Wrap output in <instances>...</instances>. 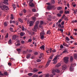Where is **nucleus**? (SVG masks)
Returning a JSON list of instances; mask_svg holds the SVG:
<instances>
[{
	"mask_svg": "<svg viewBox=\"0 0 77 77\" xmlns=\"http://www.w3.org/2000/svg\"><path fill=\"white\" fill-rule=\"evenodd\" d=\"M0 8L2 11L6 10V11H8L9 10V7L6 5H2L0 6Z\"/></svg>",
	"mask_w": 77,
	"mask_h": 77,
	"instance_id": "obj_1",
	"label": "nucleus"
},
{
	"mask_svg": "<svg viewBox=\"0 0 77 77\" xmlns=\"http://www.w3.org/2000/svg\"><path fill=\"white\" fill-rule=\"evenodd\" d=\"M69 57H65L64 58V62L65 63H67L69 61Z\"/></svg>",
	"mask_w": 77,
	"mask_h": 77,
	"instance_id": "obj_2",
	"label": "nucleus"
},
{
	"mask_svg": "<svg viewBox=\"0 0 77 77\" xmlns=\"http://www.w3.org/2000/svg\"><path fill=\"white\" fill-rule=\"evenodd\" d=\"M37 29H38V24H35L34 26V28L32 29V30L34 32H36Z\"/></svg>",
	"mask_w": 77,
	"mask_h": 77,
	"instance_id": "obj_3",
	"label": "nucleus"
},
{
	"mask_svg": "<svg viewBox=\"0 0 77 77\" xmlns=\"http://www.w3.org/2000/svg\"><path fill=\"white\" fill-rule=\"evenodd\" d=\"M4 1H5L3 2V3L5 4V5H8L9 4L8 3V2H9L8 0H3Z\"/></svg>",
	"mask_w": 77,
	"mask_h": 77,
	"instance_id": "obj_4",
	"label": "nucleus"
},
{
	"mask_svg": "<svg viewBox=\"0 0 77 77\" xmlns=\"http://www.w3.org/2000/svg\"><path fill=\"white\" fill-rule=\"evenodd\" d=\"M74 65V64H71V66L70 67V71H73L74 70V68L73 67V66Z\"/></svg>",
	"mask_w": 77,
	"mask_h": 77,
	"instance_id": "obj_5",
	"label": "nucleus"
},
{
	"mask_svg": "<svg viewBox=\"0 0 77 77\" xmlns=\"http://www.w3.org/2000/svg\"><path fill=\"white\" fill-rule=\"evenodd\" d=\"M67 68V66L66 65H63L62 66V69H63V70H65V69H66Z\"/></svg>",
	"mask_w": 77,
	"mask_h": 77,
	"instance_id": "obj_6",
	"label": "nucleus"
},
{
	"mask_svg": "<svg viewBox=\"0 0 77 77\" xmlns=\"http://www.w3.org/2000/svg\"><path fill=\"white\" fill-rule=\"evenodd\" d=\"M31 4V3H29V6L30 7H34L35 6V5H34V4H33V3H32Z\"/></svg>",
	"mask_w": 77,
	"mask_h": 77,
	"instance_id": "obj_7",
	"label": "nucleus"
},
{
	"mask_svg": "<svg viewBox=\"0 0 77 77\" xmlns=\"http://www.w3.org/2000/svg\"><path fill=\"white\" fill-rule=\"evenodd\" d=\"M33 25V22L32 21L29 22V26H32Z\"/></svg>",
	"mask_w": 77,
	"mask_h": 77,
	"instance_id": "obj_8",
	"label": "nucleus"
},
{
	"mask_svg": "<svg viewBox=\"0 0 77 77\" xmlns=\"http://www.w3.org/2000/svg\"><path fill=\"white\" fill-rule=\"evenodd\" d=\"M48 10L52 9V6H48Z\"/></svg>",
	"mask_w": 77,
	"mask_h": 77,
	"instance_id": "obj_9",
	"label": "nucleus"
},
{
	"mask_svg": "<svg viewBox=\"0 0 77 77\" xmlns=\"http://www.w3.org/2000/svg\"><path fill=\"white\" fill-rule=\"evenodd\" d=\"M40 48H41L42 50H45V46L44 45L40 47Z\"/></svg>",
	"mask_w": 77,
	"mask_h": 77,
	"instance_id": "obj_10",
	"label": "nucleus"
},
{
	"mask_svg": "<svg viewBox=\"0 0 77 77\" xmlns=\"http://www.w3.org/2000/svg\"><path fill=\"white\" fill-rule=\"evenodd\" d=\"M46 53H47L48 54V53H50V52H49L48 51H50V49L48 48H46Z\"/></svg>",
	"mask_w": 77,
	"mask_h": 77,
	"instance_id": "obj_11",
	"label": "nucleus"
},
{
	"mask_svg": "<svg viewBox=\"0 0 77 77\" xmlns=\"http://www.w3.org/2000/svg\"><path fill=\"white\" fill-rule=\"evenodd\" d=\"M8 22H5L4 23V26H5L6 27V26H8Z\"/></svg>",
	"mask_w": 77,
	"mask_h": 77,
	"instance_id": "obj_12",
	"label": "nucleus"
},
{
	"mask_svg": "<svg viewBox=\"0 0 77 77\" xmlns=\"http://www.w3.org/2000/svg\"><path fill=\"white\" fill-rule=\"evenodd\" d=\"M24 34H25V33L24 32H21L20 33V35L21 36H23L24 35Z\"/></svg>",
	"mask_w": 77,
	"mask_h": 77,
	"instance_id": "obj_13",
	"label": "nucleus"
},
{
	"mask_svg": "<svg viewBox=\"0 0 77 77\" xmlns=\"http://www.w3.org/2000/svg\"><path fill=\"white\" fill-rule=\"evenodd\" d=\"M55 72H56L55 70L54 69L52 70V73L53 74V75H55Z\"/></svg>",
	"mask_w": 77,
	"mask_h": 77,
	"instance_id": "obj_14",
	"label": "nucleus"
},
{
	"mask_svg": "<svg viewBox=\"0 0 77 77\" xmlns=\"http://www.w3.org/2000/svg\"><path fill=\"white\" fill-rule=\"evenodd\" d=\"M63 45L65 47H69V45H67V44L65 43V42L63 43Z\"/></svg>",
	"mask_w": 77,
	"mask_h": 77,
	"instance_id": "obj_15",
	"label": "nucleus"
},
{
	"mask_svg": "<svg viewBox=\"0 0 77 77\" xmlns=\"http://www.w3.org/2000/svg\"><path fill=\"white\" fill-rule=\"evenodd\" d=\"M38 71V70L37 69H33V72L34 73H35V72H37Z\"/></svg>",
	"mask_w": 77,
	"mask_h": 77,
	"instance_id": "obj_16",
	"label": "nucleus"
},
{
	"mask_svg": "<svg viewBox=\"0 0 77 77\" xmlns=\"http://www.w3.org/2000/svg\"><path fill=\"white\" fill-rule=\"evenodd\" d=\"M17 51H18L19 53H20L21 52V49L20 48H18L17 49Z\"/></svg>",
	"mask_w": 77,
	"mask_h": 77,
	"instance_id": "obj_17",
	"label": "nucleus"
},
{
	"mask_svg": "<svg viewBox=\"0 0 77 77\" xmlns=\"http://www.w3.org/2000/svg\"><path fill=\"white\" fill-rule=\"evenodd\" d=\"M55 72H57V73H59L60 72V70L58 69H55Z\"/></svg>",
	"mask_w": 77,
	"mask_h": 77,
	"instance_id": "obj_18",
	"label": "nucleus"
},
{
	"mask_svg": "<svg viewBox=\"0 0 77 77\" xmlns=\"http://www.w3.org/2000/svg\"><path fill=\"white\" fill-rule=\"evenodd\" d=\"M51 4L52 5L55 4V1H54V0H52L51 1Z\"/></svg>",
	"mask_w": 77,
	"mask_h": 77,
	"instance_id": "obj_19",
	"label": "nucleus"
},
{
	"mask_svg": "<svg viewBox=\"0 0 77 77\" xmlns=\"http://www.w3.org/2000/svg\"><path fill=\"white\" fill-rule=\"evenodd\" d=\"M52 9H53V10H55V9H56V7L53 6L52 7Z\"/></svg>",
	"mask_w": 77,
	"mask_h": 77,
	"instance_id": "obj_20",
	"label": "nucleus"
},
{
	"mask_svg": "<svg viewBox=\"0 0 77 77\" xmlns=\"http://www.w3.org/2000/svg\"><path fill=\"white\" fill-rule=\"evenodd\" d=\"M74 59H76L77 58V55L76 54H74Z\"/></svg>",
	"mask_w": 77,
	"mask_h": 77,
	"instance_id": "obj_21",
	"label": "nucleus"
},
{
	"mask_svg": "<svg viewBox=\"0 0 77 77\" xmlns=\"http://www.w3.org/2000/svg\"><path fill=\"white\" fill-rule=\"evenodd\" d=\"M14 18V15L13 14L11 15V20H13Z\"/></svg>",
	"mask_w": 77,
	"mask_h": 77,
	"instance_id": "obj_22",
	"label": "nucleus"
},
{
	"mask_svg": "<svg viewBox=\"0 0 77 77\" xmlns=\"http://www.w3.org/2000/svg\"><path fill=\"white\" fill-rule=\"evenodd\" d=\"M70 61H72V60H73V57H72V56H71L70 57Z\"/></svg>",
	"mask_w": 77,
	"mask_h": 77,
	"instance_id": "obj_23",
	"label": "nucleus"
},
{
	"mask_svg": "<svg viewBox=\"0 0 77 77\" xmlns=\"http://www.w3.org/2000/svg\"><path fill=\"white\" fill-rule=\"evenodd\" d=\"M18 20L19 21H20V23H23V20H21V19H20V18H18Z\"/></svg>",
	"mask_w": 77,
	"mask_h": 77,
	"instance_id": "obj_24",
	"label": "nucleus"
},
{
	"mask_svg": "<svg viewBox=\"0 0 77 77\" xmlns=\"http://www.w3.org/2000/svg\"><path fill=\"white\" fill-rule=\"evenodd\" d=\"M32 38L29 39L28 41V42H32Z\"/></svg>",
	"mask_w": 77,
	"mask_h": 77,
	"instance_id": "obj_25",
	"label": "nucleus"
},
{
	"mask_svg": "<svg viewBox=\"0 0 77 77\" xmlns=\"http://www.w3.org/2000/svg\"><path fill=\"white\" fill-rule=\"evenodd\" d=\"M17 38V36L16 35H14L13 37V39H15Z\"/></svg>",
	"mask_w": 77,
	"mask_h": 77,
	"instance_id": "obj_26",
	"label": "nucleus"
},
{
	"mask_svg": "<svg viewBox=\"0 0 77 77\" xmlns=\"http://www.w3.org/2000/svg\"><path fill=\"white\" fill-rule=\"evenodd\" d=\"M31 56V54H28L26 56V58L27 59H28V58H29V57H30Z\"/></svg>",
	"mask_w": 77,
	"mask_h": 77,
	"instance_id": "obj_27",
	"label": "nucleus"
},
{
	"mask_svg": "<svg viewBox=\"0 0 77 77\" xmlns=\"http://www.w3.org/2000/svg\"><path fill=\"white\" fill-rule=\"evenodd\" d=\"M63 53H68V51L67 50H65L63 52Z\"/></svg>",
	"mask_w": 77,
	"mask_h": 77,
	"instance_id": "obj_28",
	"label": "nucleus"
},
{
	"mask_svg": "<svg viewBox=\"0 0 77 77\" xmlns=\"http://www.w3.org/2000/svg\"><path fill=\"white\" fill-rule=\"evenodd\" d=\"M27 52H28L27 51H23V54H27Z\"/></svg>",
	"mask_w": 77,
	"mask_h": 77,
	"instance_id": "obj_29",
	"label": "nucleus"
},
{
	"mask_svg": "<svg viewBox=\"0 0 77 77\" xmlns=\"http://www.w3.org/2000/svg\"><path fill=\"white\" fill-rule=\"evenodd\" d=\"M62 9V8L61 7H59L57 8V10H59Z\"/></svg>",
	"mask_w": 77,
	"mask_h": 77,
	"instance_id": "obj_30",
	"label": "nucleus"
},
{
	"mask_svg": "<svg viewBox=\"0 0 77 77\" xmlns=\"http://www.w3.org/2000/svg\"><path fill=\"white\" fill-rule=\"evenodd\" d=\"M51 60H50V59H48V61L47 63H49L51 62Z\"/></svg>",
	"mask_w": 77,
	"mask_h": 77,
	"instance_id": "obj_31",
	"label": "nucleus"
},
{
	"mask_svg": "<svg viewBox=\"0 0 77 77\" xmlns=\"http://www.w3.org/2000/svg\"><path fill=\"white\" fill-rule=\"evenodd\" d=\"M65 14H69V11H66L65 12Z\"/></svg>",
	"mask_w": 77,
	"mask_h": 77,
	"instance_id": "obj_32",
	"label": "nucleus"
},
{
	"mask_svg": "<svg viewBox=\"0 0 77 77\" xmlns=\"http://www.w3.org/2000/svg\"><path fill=\"white\" fill-rule=\"evenodd\" d=\"M43 24H44V22L42 21H41L40 25H43Z\"/></svg>",
	"mask_w": 77,
	"mask_h": 77,
	"instance_id": "obj_33",
	"label": "nucleus"
},
{
	"mask_svg": "<svg viewBox=\"0 0 77 77\" xmlns=\"http://www.w3.org/2000/svg\"><path fill=\"white\" fill-rule=\"evenodd\" d=\"M32 11L33 12H36V9L33 8L32 9Z\"/></svg>",
	"mask_w": 77,
	"mask_h": 77,
	"instance_id": "obj_34",
	"label": "nucleus"
},
{
	"mask_svg": "<svg viewBox=\"0 0 77 77\" xmlns=\"http://www.w3.org/2000/svg\"><path fill=\"white\" fill-rule=\"evenodd\" d=\"M32 19L33 21H35L36 20V18H35V17H32Z\"/></svg>",
	"mask_w": 77,
	"mask_h": 77,
	"instance_id": "obj_35",
	"label": "nucleus"
},
{
	"mask_svg": "<svg viewBox=\"0 0 77 77\" xmlns=\"http://www.w3.org/2000/svg\"><path fill=\"white\" fill-rule=\"evenodd\" d=\"M61 64H60V63H59L57 65V67H59V66H61Z\"/></svg>",
	"mask_w": 77,
	"mask_h": 77,
	"instance_id": "obj_36",
	"label": "nucleus"
},
{
	"mask_svg": "<svg viewBox=\"0 0 77 77\" xmlns=\"http://www.w3.org/2000/svg\"><path fill=\"white\" fill-rule=\"evenodd\" d=\"M10 30L11 32H14L13 31V28H10Z\"/></svg>",
	"mask_w": 77,
	"mask_h": 77,
	"instance_id": "obj_37",
	"label": "nucleus"
},
{
	"mask_svg": "<svg viewBox=\"0 0 77 77\" xmlns=\"http://www.w3.org/2000/svg\"><path fill=\"white\" fill-rule=\"evenodd\" d=\"M12 42V41L11 40V39H10L8 41V43L10 44H11V42Z\"/></svg>",
	"mask_w": 77,
	"mask_h": 77,
	"instance_id": "obj_38",
	"label": "nucleus"
},
{
	"mask_svg": "<svg viewBox=\"0 0 77 77\" xmlns=\"http://www.w3.org/2000/svg\"><path fill=\"white\" fill-rule=\"evenodd\" d=\"M28 75H29L30 76H32V75H33V74H32V73H29L28 74Z\"/></svg>",
	"mask_w": 77,
	"mask_h": 77,
	"instance_id": "obj_39",
	"label": "nucleus"
},
{
	"mask_svg": "<svg viewBox=\"0 0 77 77\" xmlns=\"http://www.w3.org/2000/svg\"><path fill=\"white\" fill-rule=\"evenodd\" d=\"M47 34H50V30H49L47 32Z\"/></svg>",
	"mask_w": 77,
	"mask_h": 77,
	"instance_id": "obj_40",
	"label": "nucleus"
},
{
	"mask_svg": "<svg viewBox=\"0 0 77 77\" xmlns=\"http://www.w3.org/2000/svg\"><path fill=\"white\" fill-rule=\"evenodd\" d=\"M66 38V41H69V38H68V37H67Z\"/></svg>",
	"mask_w": 77,
	"mask_h": 77,
	"instance_id": "obj_41",
	"label": "nucleus"
},
{
	"mask_svg": "<svg viewBox=\"0 0 77 77\" xmlns=\"http://www.w3.org/2000/svg\"><path fill=\"white\" fill-rule=\"evenodd\" d=\"M4 74H5V75H8V72H5L4 73Z\"/></svg>",
	"mask_w": 77,
	"mask_h": 77,
	"instance_id": "obj_42",
	"label": "nucleus"
},
{
	"mask_svg": "<svg viewBox=\"0 0 77 77\" xmlns=\"http://www.w3.org/2000/svg\"><path fill=\"white\" fill-rule=\"evenodd\" d=\"M41 61V60H40L39 59H38L37 60V62H40Z\"/></svg>",
	"mask_w": 77,
	"mask_h": 77,
	"instance_id": "obj_43",
	"label": "nucleus"
},
{
	"mask_svg": "<svg viewBox=\"0 0 77 77\" xmlns=\"http://www.w3.org/2000/svg\"><path fill=\"white\" fill-rule=\"evenodd\" d=\"M23 12L24 13H26V12H27V11L26 10V9H23Z\"/></svg>",
	"mask_w": 77,
	"mask_h": 77,
	"instance_id": "obj_44",
	"label": "nucleus"
},
{
	"mask_svg": "<svg viewBox=\"0 0 77 77\" xmlns=\"http://www.w3.org/2000/svg\"><path fill=\"white\" fill-rule=\"evenodd\" d=\"M32 77H38V75L35 74L32 76Z\"/></svg>",
	"mask_w": 77,
	"mask_h": 77,
	"instance_id": "obj_45",
	"label": "nucleus"
},
{
	"mask_svg": "<svg viewBox=\"0 0 77 77\" xmlns=\"http://www.w3.org/2000/svg\"><path fill=\"white\" fill-rule=\"evenodd\" d=\"M41 35V38L43 39L44 38V36L43 35Z\"/></svg>",
	"mask_w": 77,
	"mask_h": 77,
	"instance_id": "obj_46",
	"label": "nucleus"
},
{
	"mask_svg": "<svg viewBox=\"0 0 77 77\" xmlns=\"http://www.w3.org/2000/svg\"><path fill=\"white\" fill-rule=\"evenodd\" d=\"M8 33H7L5 37L6 38H8Z\"/></svg>",
	"mask_w": 77,
	"mask_h": 77,
	"instance_id": "obj_47",
	"label": "nucleus"
},
{
	"mask_svg": "<svg viewBox=\"0 0 77 77\" xmlns=\"http://www.w3.org/2000/svg\"><path fill=\"white\" fill-rule=\"evenodd\" d=\"M40 35H42V34L43 35H45V33L44 32H41L40 33Z\"/></svg>",
	"mask_w": 77,
	"mask_h": 77,
	"instance_id": "obj_48",
	"label": "nucleus"
},
{
	"mask_svg": "<svg viewBox=\"0 0 77 77\" xmlns=\"http://www.w3.org/2000/svg\"><path fill=\"white\" fill-rule=\"evenodd\" d=\"M8 65H9V66H11V65H12V64H11V63H8Z\"/></svg>",
	"mask_w": 77,
	"mask_h": 77,
	"instance_id": "obj_49",
	"label": "nucleus"
},
{
	"mask_svg": "<svg viewBox=\"0 0 77 77\" xmlns=\"http://www.w3.org/2000/svg\"><path fill=\"white\" fill-rule=\"evenodd\" d=\"M22 29L23 31H24V26H22Z\"/></svg>",
	"mask_w": 77,
	"mask_h": 77,
	"instance_id": "obj_50",
	"label": "nucleus"
},
{
	"mask_svg": "<svg viewBox=\"0 0 77 77\" xmlns=\"http://www.w3.org/2000/svg\"><path fill=\"white\" fill-rule=\"evenodd\" d=\"M39 27L41 29H43V26H42L41 25H40L39 26Z\"/></svg>",
	"mask_w": 77,
	"mask_h": 77,
	"instance_id": "obj_51",
	"label": "nucleus"
},
{
	"mask_svg": "<svg viewBox=\"0 0 77 77\" xmlns=\"http://www.w3.org/2000/svg\"><path fill=\"white\" fill-rule=\"evenodd\" d=\"M65 15L64 14H63V16L62 17V19H63V18H65Z\"/></svg>",
	"mask_w": 77,
	"mask_h": 77,
	"instance_id": "obj_52",
	"label": "nucleus"
},
{
	"mask_svg": "<svg viewBox=\"0 0 77 77\" xmlns=\"http://www.w3.org/2000/svg\"><path fill=\"white\" fill-rule=\"evenodd\" d=\"M63 11H60V14H63Z\"/></svg>",
	"mask_w": 77,
	"mask_h": 77,
	"instance_id": "obj_53",
	"label": "nucleus"
},
{
	"mask_svg": "<svg viewBox=\"0 0 77 77\" xmlns=\"http://www.w3.org/2000/svg\"><path fill=\"white\" fill-rule=\"evenodd\" d=\"M58 4H60H60L62 5V3H61V0H60V1L58 2Z\"/></svg>",
	"mask_w": 77,
	"mask_h": 77,
	"instance_id": "obj_54",
	"label": "nucleus"
},
{
	"mask_svg": "<svg viewBox=\"0 0 77 77\" xmlns=\"http://www.w3.org/2000/svg\"><path fill=\"white\" fill-rule=\"evenodd\" d=\"M50 65V64L49 63H47L46 64V67H48V65Z\"/></svg>",
	"mask_w": 77,
	"mask_h": 77,
	"instance_id": "obj_55",
	"label": "nucleus"
},
{
	"mask_svg": "<svg viewBox=\"0 0 77 77\" xmlns=\"http://www.w3.org/2000/svg\"><path fill=\"white\" fill-rule=\"evenodd\" d=\"M39 21H38L36 22V24H37L38 25V24H39Z\"/></svg>",
	"mask_w": 77,
	"mask_h": 77,
	"instance_id": "obj_56",
	"label": "nucleus"
},
{
	"mask_svg": "<svg viewBox=\"0 0 77 77\" xmlns=\"http://www.w3.org/2000/svg\"><path fill=\"white\" fill-rule=\"evenodd\" d=\"M49 51H50V53H51V52H52V49L51 48H50V49Z\"/></svg>",
	"mask_w": 77,
	"mask_h": 77,
	"instance_id": "obj_57",
	"label": "nucleus"
},
{
	"mask_svg": "<svg viewBox=\"0 0 77 77\" xmlns=\"http://www.w3.org/2000/svg\"><path fill=\"white\" fill-rule=\"evenodd\" d=\"M57 61H55L53 63H54V64H56V63H57Z\"/></svg>",
	"mask_w": 77,
	"mask_h": 77,
	"instance_id": "obj_58",
	"label": "nucleus"
},
{
	"mask_svg": "<svg viewBox=\"0 0 77 77\" xmlns=\"http://www.w3.org/2000/svg\"><path fill=\"white\" fill-rule=\"evenodd\" d=\"M60 48H63V45H61L60 46Z\"/></svg>",
	"mask_w": 77,
	"mask_h": 77,
	"instance_id": "obj_59",
	"label": "nucleus"
},
{
	"mask_svg": "<svg viewBox=\"0 0 77 77\" xmlns=\"http://www.w3.org/2000/svg\"><path fill=\"white\" fill-rule=\"evenodd\" d=\"M73 11H74V14H76V11H75V10H73Z\"/></svg>",
	"mask_w": 77,
	"mask_h": 77,
	"instance_id": "obj_60",
	"label": "nucleus"
},
{
	"mask_svg": "<svg viewBox=\"0 0 77 77\" xmlns=\"http://www.w3.org/2000/svg\"><path fill=\"white\" fill-rule=\"evenodd\" d=\"M13 6L14 9H15V4H13Z\"/></svg>",
	"mask_w": 77,
	"mask_h": 77,
	"instance_id": "obj_61",
	"label": "nucleus"
},
{
	"mask_svg": "<svg viewBox=\"0 0 77 77\" xmlns=\"http://www.w3.org/2000/svg\"><path fill=\"white\" fill-rule=\"evenodd\" d=\"M52 52L53 53H55V52H56V50L55 49L52 50Z\"/></svg>",
	"mask_w": 77,
	"mask_h": 77,
	"instance_id": "obj_62",
	"label": "nucleus"
},
{
	"mask_svg": "<svg viewBox=\"0 0 77 77\" xmlns=\"http://www.w3.org/2000/svg\"><path fill=\"white\" fill-rule=\"evenodd\" d=\"M61 25H63L64 24V22L62 21L61 23Z\"/></svg>",
	"mask_w": 77,
	"mask_h": 77,
	"instance_id": "obj_63",
	"label": "nucleus"
},
{
	"mask_svg": "<svg viewBox=\"0 0 77 77\" xmlns=\"http://www.w3.org/2000/svg\"><path fill=\"white\" fill-rule=\"evenodd\" d=\"M58 16V17H61V14H57Z\"/></svg>",
	"mask_w": 77,
	"mask_h": 77,
	"instance_id": "obj_64",
	"label": "nucleus"
}]
</instances>
